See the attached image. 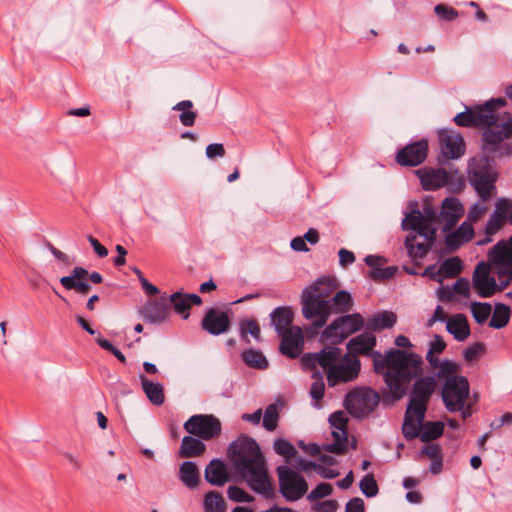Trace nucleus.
<instances>
[{"mask_svg": "<svg viewBox=\"0 0 512 512\" xmlns=\"http://www.w3.org/2000/svg\"><path fill=\"white\" fill-rule=\"evenodd\" d=\"M376 342L375 335L364 332L350 339L347 349L352 357L371 356L374 372L383 376L392 399L400 400L407 394L411 380L422 372L423 358L419 354L396 348L382 354L373 350Z\"/></svg>", "mask_w": 512, "mask_h": 512, "instance_id": "nucleus-1", "label": "nucleus"}, {"mask_svg": "<svg viewBox=\"0 0 512 512\" xmlns=\"http://www.w3.org/2000/svg\"><path fill=\"white\" fill-rule=\"evenodd\" d=\"M228 457L234 470L254 492L272 499L275 491L269 479L265 458L259 444L247 435H240L231 442Z\"/></svg>", "mask_w": 512, "mask_h": 512, "instance_id": "nucleus-2", "label": "nucleus"}, {"mask_svg": "<svg viewBox=\"0 0 512 512\" xmlns=\"http://www.w3.org/2000/svg\"><path fill=\"white\" fill-rule=\"evenodd\" d=\"M337 283L334 277H322L302 292L301 304L304 318L311 320L316 329L323 327L328 320L329 297L336 290Z\"/></svg>", "mask_w": 512, "mask_h": 512, "instance_id": "nucleus-3", "label": "nucleus"}, {"mask_svg": "<svg viewBox=\"0 0 512 512\" xmlns=\"http://www.w3.org/2000/svg\"><path fill=\"white\" fill-rule=\"evenodd\" d=\"M506 105L504 98H492L483 105L467 108L458 113L453 121L460 127H484L495 124L499 115L497 111Z\"/></svg>", "mask_w": 512, "mask_h": 512, "instance_id": "nucleus-4", "label": "nucleus"}, {"mask_svg": "<svg viewBox=\"0 0 512 512\" xmlns=\"http://www.w3.org/2000/svg\"><path fill=\"white\" fill-rule=\"evenodd\" d=\"M467 178L469 184L480 197L487 202L496 193L498 174L494 172L486 160H474L468 166Z\"/></svg>", "mask_w": 512, "mask_h": 512, "instance_id": "nucleus-5", "label": "nucleus"}, {"mask_svg": "<svg viewBox=\"0 0 512 512\" xmlns=\"http://www.w3.org/2000/svg\"><path fill=\"white\" fill-rule=\"evenodd\" d=\"M488 260L499 279V290L512 281V235L497 242L488 252Z\"/></svg>", "mask_w": 512, "mask_h": 512, "instance_id": "nucleus-6", "label": "nucleus"}, {"mask_svg": "<svg viewBox=\"0 0 512 512\" xmlns=\"http://www.w3.org/2000/svg\"><path fill=\"white\" fill-rule=\"evenodd\" d=\"M279 491L289 502L301 499L308 491V483L298 472L287 465L276 468Z\"/></svg>", "mask_w": 512, "mask_h": 512, "instance_id": "nucleus-7", "label": "nucleus"}, {"mask_svg": "<svg viewBox=\"0 0 512 512\" xmlns=\"http://www.w3.org/2000/svg\"><path fill=\"white\" fill-rule=\"evenodd\" d=\"M380 397L371 388H357L348 392L344 399L346 410L355 417L371 413L379 404Z\"/></svg>", "mask_w": 512, "mask_h": 512, "instance_id": "nucleus-8", "label": "nucleus"}, {"mask_svg": "<svg viewBox=\"0 0 512 512\" xmlns=\"http://www.w3.org/2000/svg\"><path fill=\"white\" fill-rule=\"evenodd\" d=\"M469 382L465 376L450 377L444 381L441 397L449 412H457L469 397Z\"/></svg>", "mask_w": 512, "mask_h": 512, "instance_id": "nucleus-9", "label": "nucleus"}, {"mask_svg": "<svg viewBox=\"0 0 512 512\" xmlns=\"http://www.w3.org/2000/svg\"><path fill=\"white\" fill-rule=\"evenodd\" d=\"M184 429L190 435L210 441L220 436L222 425L220 420L212 414H196L184 423Z\"/></svg>", "mask_w": 512, "mask_h": 512, "instance_id": "nucleus-10", "label": "nucleus"}, {"mask_svg": "<svg viewBox=\"0 0 512 512\" xmlns=\"http://www.w3.org/2000/svg\"><path fill=\"white\" fill-rule=\"evenodd\" d=\"M364 325V319L359 313H352L338 317L331 322L324 330L323 335L327 338L346 339L353 333L361 330Z\"/></svg>", "mask_w": 512, "mask_h": 512, "instance_id": "nucleus-11", "label": "nucleus"}, {"mask_svg": "<svg viewBox=\"0 0 512 512\" xmlns=\"http://www.w3.org/2000/svg\"><path fill=\"white\" fill-rule=\"evenodd\" d=\"M360 372V361L357 357L345 356L343 363L330 367L327 371V381L330 387L346 383L357 378Z\"/></svg>", "mask_w": 512, "mask_h": 512, "instance_id": "nucleus-12", "label": "nucleus"}, {"mask_svg": "<svg viewBox=\"0 0 512 512\" xmlns=\"http://www.w3.org/2000/svg\"><path fill=\"white\" fill-rule=\"evenodd\" d=\"M428 141L421 139L403 147L396 154V162L405 167H415L422 164L427 158Z\"/></svg>", "mask_w": 512, "mask_h": 512, "instance_id": "nucleus-13", "label": "nucleus"}, {"mask_svg": "<svg viewBox=\"0 0 512 512\" xmlns=\"http://www.w3.org/2000/svg\"><path fill=\"white\" fill-rule=\"evenodd\" d=\"M490 263L480 262L473 273L472 282L478 294L483 298L491 297L499 290V284L490 275L492 270Z\"/></svg>", "mask_w": 512, "mask_h": 512, "instance_id": "nucleus-14", "label": "nucleus"}, {"mask_svg": "<svg viewBox=\"0 0 512 512\" xmlns=\"http://www.w3.org/2000/svg\"><path fill=\"white\" fill-rule=\"evenodd\" d=\"M281 341L279 351L282 355L290 358H298L303 351L304 336L299 326H292L288 331L280 333Z\"/></svg>", "mask_w": 512, "mask_h": 512, "instance_id": "nucleus-15", "label": "nucleus"}, {"mask_svg": "<svg viewBox=\"0 0 512 512\" xmlns=\"http://www.w3.org/2000/svg\"><path fill=\"white\" fill-rule=\"evenodd\" d=\"M442 155L446 159H458L465 152L463 137L450 129H441L438 132Z\"/></svg>", "mask_w": 512, "mask_h": 512, "instance_id": "nucleus-16", "label": "nucleus"}, {"mask_svg": "<svg viewBox=\"0 0 512 512\" xmlns=\"http://www.w3.org/2000/svg\"><path fill=\"white\" fill-rule=\"evenodd\" d=\"M231 321L227 312L209 308L201 321V327L211 335L218 336L230 329Z\"/></svg>", "mask_w": 512, "mask_h": 512, "instance_id": "nucleus-17", "label": "nucleus"}, {"mask_svg": "<svg viewBox=\"0 0 512 512\" xmlns=\"http://www.w3.org/2000/svg\"><path fill=\"white\" fill-rule=\"evenodd\" d=\"M87 277L88 270L84 267L76 266L73 268L71 275L60 278V283L66 290H73L78 294L86 295L91 290Z\"/></svg>", "mask_w": 512, "mask_h": 512, "instance_id": "nucleus-18", "label": "nucleus"}, {"mask_svg": "<svg viewBox=\"0 0 512 512\" xmlns=\"http://www.w3.org/2000/svg\"><path fill=\"white\" fill-rule=\"evenodd\" d=\"M142 317L145 322L150 324L163 323L169 314V305L166 297L161 300L148 301L141 310Z\"/></svg>", "mask_w": 512, "mask_h": 512, "instance_id": "nucleus-19", "label": "nucleus"}, {"mask_svg": "<svg viewBox=\"0 0 512 512\" xmlns=\"http://www.w3.org/2000/svg\"><path fill=\"white\" fill-rule=\"evenodd\" d=\"M418 176L425 191H434L449 183L450 174L443 168L419 170Z\"/></svg>", "mask_w": 512, "mask_h": 512, "instance_id": "nucleus-20", "label": "nucleus"}, {"mask_svg": "<svg viewBox=\"0 0 512 512\" xmlns=\"http://www.w3.org/2000/svg\"><path fill=\"white\" fill-rule=\"evenodd\" d=\"M422 374L423 371L411 380H414V383L410 390V398L429 403L436 389V379L434 376L421 377Z\"/></svg>", "mask_w": 512, "mask_h": 512, "instance_id": "nucleus-21", "label": "nucleus"}, {"mask_svg": "<svg viewBox=\"0 0 512 512\" xmlns=\"http://www.w3.org/2000/svg\"><path fill=\"white\" fill-rule=\"evenodd\" d=\"M464 213V208L459 199L447 197L442 202L440 217L445 221L444 230L452 228Z\"/></svg>", "mask_w": 512, "mask_h": 512, "instance_id": "nucleus-22", "label": "nucleus"}, {"mask_svg": "<svg viewBox=\"0 0 512 512\" xmlns=\"http://www.w3.org/2000/svg\"><path fill=\"white\" fill-rule=\"evenodd\" d=\"M205 480L214 486H223L229 481V472L220 459H212L204 471Z\"/></svg>", "mask_w": 512, "mask_h": 512, "instance_id": "nucleus-23", "label": "nucleus"}, {"mask_svg": "<svg viewBox=\"0 0 512 512\" xmlns=\"http://www.w3.org/2000/svg\"><path fill=\"white\" fill-rule=\"evenodd\" d=\"M293 320L294 311L290 306L276 307L270 313L271 325L278 334L288 331L292 327Z\"/></svg>", "mask_w": 512, "mask_h": 512, "instance_id": "nucleus-24", "label": "nucleus"}, {"mask_svg": "<svg viewBox=\"0 0 512 512\" xmlns=\"http://www.w3.org/2000/svg\"><path fill=\"white\" fill-rule=\"evenodd\" d=\"M446 329L457 341H464L470 335L469 323L464 314L450 316L446 321Z\"/></svg>", "mask_w": 512, "mask_h": 512, "instance_id": "nucleus-25", "label": "nucleus"}, {"mask_svg": "<svg viewBox=\"0 0 512 512\" xmlns=\"http://www.w3.org/2000/svg\"><path fill=\"white\" fill-rule=\"evenodd\" d=\"M206 450L203 440L193 435L184 436L179 448V455L182 458H193L202 455Z\"/></svg>", "mask_w": 512, "mask_h": 512, "instance_id": "nucleus-26", "label": "nucleus"}, {"mask_svg": "<svg viewBox=\"0 0 512 512\" xmlns=\"http://www.w3.org/2000/svg\"><path fill=\"white\" fill-rule=\"evenodd\" d=\"M179 479L189 489H194L200 481V471L193 461H184L179 467Z\"/></svg>", "mask_w": 512, "mask_h": 512, "instance_id": "nucleus-27", "label": "nucleus"}, {"mask_svg": "<svg viewBox=\"0 0 512 512\" xmlns=\"http://www.w3.org/2000/svg\"><path fill=\"white\" fill-rule=\"evenodd\" d=\"M139 378L141 381L142 389L149 401L156 406L162 405L165 401L163 385L150 381L143 374H141Z\"/></svg>", "mask_w": 512, "mask_h": 512, "instance_id": "nucleus-28", "label": "nucleus"}, {"mask_svg": "<svg viewBox=\"0 0 512 512\" xmlns=\"http://www.w3.org/2000/svg\"><path fill=\"white\" fill-rule=\"evenodd\" d=\"M397 322V316L394 312L383 311L373 315L366 322V327L372 331H381L392 328Z\"/></svg>", "mask_w": 512, "mask_h": 512, "instance_id": "nucleus-29", "label": "nucleus"}, {"mask_svg": "<svg viewBox=\"0 0 512 512\" xmlns=\"http://www.w3.org/2000/svg\"><path fill=\"white\" fill-rule=\"evenodd\" d=\"M353 299L350 293L346 290L338 291L332 298H329L328 312L329 316L332 313H345L352 309Z\"/></svg>", "mask_w": 512, "mask_h": 512, "instance_id": "nucleus-30", "label": "nucleus"}, {"mask_svg": "<svg viewBox=\"0 0 512 512\" xmlns=\"http://www.w3.org/2000/svg\"><path fill=\"white\" fill-rule=\"evenodd\" d=\"M241 358L248 367L253 369L265 370L269 366L267 358L260 350L246 349L242 352Z\"/></svg>", "mask_w": 512, "mask_h": 512, "instance_id": "nucleus-31", "label": "nucleus"}, {"mask_svg": "<svg viewBox=\"0 0 512 512\" xmlns=\"http://www.w3.org/2000/svg\"><path fill=\"white\" fill-rule=\"evenodd\" d=\"M486 129L483 132L484 149L489 152H495L500 143L505 140L499 129L497 122L492 126H485Z\"/></svg>", "mask_w": 512, "mask_h": 512, "instance_id": "nucleus-32", "label": "nucleus"}, {"mask_svg": "<svg viewBox=\"0 0 512 512\" xmlns=\"http://www.w3.org/2000/svg\"><path fill=\"white\" fill-rule=\"evenodd\" d=\"M417 238V235H408L405 240V246L411 257L422 258L430 251L433 243L426 240L417 242Z\"/></svg>", "mask_w": 512, "mask_h": 512, "instance_id": "nucleus-33", "label": "nucleus"}, {"mask_svg": "<svg viewBox=\"0 0 512 512\" xmlns=\"http://www.w3.org/2000/svg\"><path fill=\"white\" fill-rule=\"evenodd\" d=\"M510 316L511 309L509 306L503 303H496L489 326L494 329L504 328L508 324Z\"/></svg>", "mask_w": 512, "mask_h": 512, "instance_id": "nucleus-34", "label": "nucleus"}, {"mask_svg": "<svg viewBox=\"0 0 512 512\" xmlns=\"http://www.w3.org/2000/svg\"><path fill=\"white\" fill-rule=\"evenodd\" d=\"M334 442L324 445V450L329 453L341 455L347 450V430H334L332 432Z\"/></svg>", "mask_w": 512, "mask_h": 512, "instance_id": "nucleus-35", "label": "nucleus"}, {"mask_svg": "<svg viewBox=\"0 0 512 512\" xmlns=\"http://www.w3.org/2000/svg\"><path fill=\"white\" fill-rule=\"evenodd\" d=\"M446 346V342L440 335L435 334L433 336V340L429 343V350L426 354V360L433 369H435L439 364V358L436 354L443 353Z\"/></svg>", "mask_w": 512, "mask_h": 512, "instance_id": "nucleus-36", "label": "nucleus"}, {"mask_svg": "<svg viewBox=\"0 0 512 512\" xmlns=\"http://www.w3.org/2000/svg\"><path fill=\"white\" fill-rule=\"evenodd\" d=\"M444 432V424L441 421L423 422L420 440L422 442H430L438 439Z\"/></svg>", "mask_w": 512, "mask_h": 512, "instance_id": "nucleus-37", "label": "nucleus"}, {"mask_svg": "<svg viewBox=\"0 0 512 512\" xmlns=\"http://www.w3.org/2000/svg\"><path fill=\"white\" fill-rule=\"evenodd\" d=\"M435 369H437V371L435 372L434 377L446 381L447 379H450V377H456L461 366L455 361L444 359L442 361L439 360V364Z\"/></svg>", "mask_w": 512, "mask_h": 512, "instance_id": "nucleus-38", "label": "nucleus"}, {"mask_svg": "<svg viewBox=\"0 0 512 512\" xmlns=\"http://www.w3.org/2000/svg\"><path fill=\"white\" fill-rule=\"evenodd\" d=\"M318 363L324 369H330L334 366V362L340 357L341 349L335 346H327L318 353Z\"/></svg>", "mask_w": 512, "mask_h": 512, "instance_id": "nucleus-39", "label": "nucleus"}, {"mask_svg": "<svg viewBox=\"0 0 512 512\" xmlns=\"http://www.w3.org/2000/svg\"><path fill=\"white\" fill-rule=\"evenodd\" d=\"M205 512H225L226 504L223 496L216 491H209L204 497Z\"/></svg>", "mask_w": 512, "mask_h": 512, "instance_id": "nucleus-40", "label": "nucleus"}, {"mask_svg": "<svg viewBox=\"0 0 512 512\" xmlns=\"http://www.w3.org/2000/svg\"><path fill=\"white\" fill-rule=\"evenodd\" d=\"M176 313L182 314L184 319L189 317L190 303L186 295L180 291L171 294L168 298Z\"/></svg>", "mask_w": 512, "mask_h": 512, "instance_id": "nucleus-41", "label": "nucleus"}, {"mask_svg": "<svg viewBox=\"0 0 512 512\" xmlns=\"http://www.w3.org/2000/svg\"><path fill=\"white\" fill-rule=\"evenodd\" d=\"M428 404L427 402L410 398L404 415L415 418L418 422H424Z\"/></svg>", "mask_w": 512, "mask_h": 512, "instance_id": "nucleus-42", "label": "nucleus"}, {"mask_svg": "<svg viewBox=\"0 0 512 512\" xmlns=\"http://www.w3.org/2000/svg\"><path fill=\"white\" fill-rule=\"evenodd\" d=\"M423 422H418L417 419L404 415L402 424V434L406 440H413L417 437L420 438V429H422Z\"/></svg>", "mask_w": 512, "mask_h": 512, "instance_id": "nucleus-43", "label": "nucleus"}, {"mask_svg": "<svg viewBox=\"0 0 512 512\" xmlns=\"http://www.w3.org/2000/svg\"><path fill=\"white\" fill-rule=\"evenodd\" d=\"M463 269V263L459 257H450L441 264L443 278H454Z\"/></svg>", "mask_w": 512, "mask_h": 512, "instance_id": "nucleus-44", "label": "nucleus"}, {"mask_svg": "<svg viewBox=\"0 0 512 512\" xmlns=\"http://www.w3.org/2000/svg\"><path fill=\"white\" fill-rule=\"evenodd\" d=\"M471 313L478 324H484L492 313V306L489 303L472 302Z\"/></svg>", "mask_w": 512, "mask_h": 512, "instance_id": "nucleus-45", "label": "nucleus"}, {"mask_svg": "<svg viewBox=\"0 0 512 512\" xmlns=\"http://www.w3.org/2000/svg\"><path fill=\"white\" fill-rule=\"evenodd\" d=\"M240 334L243 340L249 342L247 335L250 334L255 340H260L261 330L255 319H246L240 322Z\"/></svg>", "mask_w": 512, "mask_h": 512, "instance_id": "nucleus-46", "label": "nucleus"}, {"mask_svg": "<svg viewBox=\"0 0 512 512\" xmlns=\"http://www.w3.org/2000/svg\"><path fill=\"white\" fill-rule=\"evenodd\" d=\"M279 418L276 404H270L264 411L262 425L267 431H274L278 427Z\"/></svg>", "mask_w": 512, "mask_h": 512, "instance_id": "nucleus-47", "label": "nucleus"}, {"mask_svg": "<svg viewBox=\"0 0 512 512\" xmlns=\"http://www.w3.org/2000/svg\"><path fill=\"white\" fill-rule=\"evenodd\" d=\"M426 218L419 210H413L408 213L402 221L404 230L416 231L425 222Z\"/></svg>", "mask_w": 512, "mask_h": 512, "instance_id": "nucleus-48", "label": "nucleus"}, {"mask_svg": "<svg viewBox=\"0 0 512 512\" xmlns=\"http://www.w3.org/2000/svg\"><path fill=\"white\" fill-rule=\"evenodd\" d=\"M273 449L278 455L286 459L293 458L296 455L294 445L283 438H277L274 440Z\"/></svg>", "mask_w": 512, "mask_h": 512, "instance_id": "nucleus-49", "label": "nucleus"}, {"mask_svg": "<svg viewBox=\"0 0 512 512\" xmlns=\"http://www.w3.org/2000/svg\"><path fill=\"white\" fill-rule=\"evenodd\" d=\"M359 488L366 497H374L379 492L377 482L374 478V475L371 473L366 474L362 478V480L359 483Z\"/></svg>", "mask_w": 512, "mask_h": 512, "instance_id": "nucleus-50", "label": "nucleus"}, {"mask_svg": "<svg viewBox=\"0 0 512 512\" xmlns=\"http://www.w3.org/2000/svg\"><path fill=\"white\" fill-rule=\"evenodd\" d=\"M315 381L312 383L310 388V396L314 400H320L324 397L325 384L323 381V374L319 371H315L312 374Z\"/></svg>", "mask_w": 512, "mask_h": 512, "instance_id": "nucleus-51", "label": "nucleus"}, {"mask_svg": "<svg viewBox=\"0 0 512 512\" xmlns=\"http://www.w3.org/2000/svg\"><path fill=\"white\" fill-rule=\"evenodd\" d=\"M228 498L237 503H250L254 497L238 486H229L227 489Z\"/></svg>", "mask_w": 512, "mask_h": 512, "instance_id": "nucleus-52", "label": "nucleus"}, {"mask_svg": "<svg viewBox=\"0 0 512 512\" xmlns=\"http://www.w3.org/2000/svg\"><path fill=\"white\" fill-rule=\"evenodd\" d=\"M333 491L332 485L326 482L319 483L308 495L310 502L329 496Z\"/></svg>", "mask_w": 512, "mask_h": 512, "instance_id": "nucleus-53", "label": "nucleus"}, {"mask_svg": "<svg viewBox=\"0 0 512 512\" xmlns=\"http://www.w3.org/2000/svg\"><path fill=\"white\" fill-rule=\"evenodd\" d=\"M435 14L444 21L451 22L455 20L459 13L456 9L445 4H438L434 7Z\"/></svg>", "mask_w": 512, "mask_h": 512, "instance_id": "nucleus-54", "label": "nucleus"}, {"mask_svg": "<svg viewBox=\"0 0 512 512\" xmlns=\"http://www.w3.org/2000/svg\"><path fill=\"white\" fill-rule=\"evenodd\" d=\"M396 271H397L396 266H388L385 268H382L380 266V267L370 270L368 272V275L370 278H372L374 280L382 281V280H388V279L392 278L395 275Z\"/></svg>", "mask_w": 512, "mask_h": 512, "instance_id": "nucleus-55", "label": "nucleus"}, {"mask_svg": "<svg viewBox=\"0 0 512 512\" xmlns=\"http://www.w3.org/2000/svg\"><path fill=\"white\" fill-rule=\"evenodd\" d=\"M484 350V344L482 342H476L463 351V358L467 362H474L478 360L479 356L484 352Z\"/></svg>", "mask_w": 512, "mask_h": 512, "instance_id": "nucleus-56", "label": "nucleus"}, {"mask_svg": "<svg viewBox=\"0 0 512 512\" xmlns=\"http://www.w3.org/2000/svg\"><path fill=\"white\" fill-rule=\"evenodd\" d=\"M487 207L485 205V202L478 201L474 203L468 210V220L470 222H477L480 220L483 215L486 213Z\"/></svg>", "mask_w": 512, "mask_h": 512, "instance_id": "nucleus-57", "label": "nucleus"}, {"mask_svg": "<svg viewBox=\"0 0 512 512\" xmlns=\"http://www.w3.org/2000/svg\"><path fill=\"white\" fill-rule=\"evenodd\" d=\"M329 422L337 430H347L348 418L342 411L333 412L329 416Z\"/></svg>", "mask_w": 512, "mask_h": 512, "instance_id": "nucleus-58", "label": "nucleus"}, {"mask_svg": "<svg viewBox=\"0 0 512 512\" xmlns=\"http://www.w3.org/2000/svg\"><path fill=\"white\" fill-rule=\"evenodd\" d=\"M512 211V200L499 198L495 204L494 213L506 220L508 214Z\"/></svg>", "mask_w": 512, "mask_h": 512, "instance_id": "nucleus-59", "label": "nucleus"}, {"mask_svg": "<svg viewBox=\"0 0 512 512\" xmlns=\"http://www.w3.org/2000/svg\"><path fill=\"white\" fill-rule=\"evenodd\" d=\"M417 237H423L424 240L433 243L436 237V229L429 223L423 222V224L415 231Z\"/></svg>", "mask_w": 512, "mask_h": 512, "instance_id": "nucleus-60", "label": "nucleus"}, {"mask_svg": "<svg viewBox=\"0 0 512 512\" xmlns=\"http://www.w3.org/2000/svg\"><path fill=\"white\" fill-rule=\"evenodd\" d=\"M506 220L498 216L493 212L491 217L488 219L486 226H485V233L487 235H493L495 234L504 224Z\"/></svg>", "mask_w": 512, "mask_h": 512, "instance_id": "nucleus-61", "label": "nucleus"}, {"mask_svg": "<svg viewBox=\"0 0 512 512\" xmlns=\"http://www.w3.org/2000/svg\"><path fill=\"white\" fill-rule=\"evenodd\" d=\"M456 232L459 235V237L462 238V240L465 243L471 241L473 236H474V228H473V226H472V224H471V222L469 220L468 221H464L456 229Z\"/></svg>", "mask_w": 512, "mask_h": 512, "instance_id": "nucleus-62", "label": "nucleus"}, {"mask_svg": "<svg viewBox=\"0 0 512 512\" xmlns=\"http://www.w3.org/2000/svg\"><path fill=\"white\" fill-rule=\"evenodd\" d=\"M206 156L209 159L225 156V148L222 143H212L206 147Z\"/></svg>", "mask_w": 512, "mask_h": 512, "instance_id": "nucleus-63", "label": "nucleus"}, {"mask_svg": "<svg viewBox=\"0 0 512 512\" xmlns=\"http://www.w3.org/2000/svg\"><path fill=\"white\" fill-rule=\"evenodd\" d=\"M345 512H365V504L363 499L359 497L350 499L346 504Z\"/></svg>", "mask_w": 512, "mask_h": 512, "instance_id": "nucleus-64", "label": "nucleus"}]
</instances>
